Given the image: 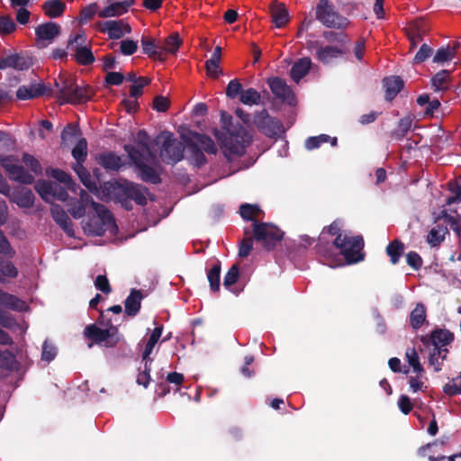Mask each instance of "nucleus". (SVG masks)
<instances>
[{"instance_id":"obj_1","label":"nucleus","mask_w":461,"mask_h":461,"mask_svg":"<svg viewBox=\"0 0 461 461\" xmlns=\"http://www.w3.org/2000/svg\"><path fill=\"white\" fill-rule=\"evenodd\" d=\"M364 238L361 235H353L348 230L345 232L342 238L339 236L335 238L332 243L323 241V238H321L320 242L315 246V249L318 256L330 265L337 256L334 251V249H337L339 250V254L344 257L346 262L351 265L364 260Z\"/></svg>"},{"instance_id":"obj_2","label":"nucleus","mask_w":461,"mask_h":461,"mask_svg":"<svg viewBox=\"0 0 461 461\" xmlns=\"http://www.w3.org/2000/svg\"><path fill=\"white\" fill-rule=\"evenodd\" d=\"M221 122L227 134L223 139L218 133H215V137L221 140L223 155L230 162L234 158L242 157L246 153L247 147L252 141V136L241 124L234 125L232 116L224 111L221 113Z\"/></svg>"},{"instance_id":"obj_3","label":"nucleus","mask_w":461,"mask_h":461,"mask_svg":"<svg viewBox=\"0 0 461 461\" xmlns=\"http://www.w3.org/2000/svg\"><path fill=\"white\" fill-rule=\"evenodd\" d=\"M156 145L161 144L160 158L166 164H176L183 159L185 146L168 131H161L154 140Z\"/></svg>"},{"instance_id":"obj_4","label":"nucleus","mask_w":461,"mask_h":461,"mask_svg":"<svg viewBox=\"0 0 461 461\" xmlns=\"http://www.w3.org/2000/svg\"><path fill=\"white\" fill-rule=\"evenodd\" d=\"M315 17L323 26L343 30L348 27L349 21L341 15L330 0H320L315 7Z\"/></svg>"},{"instance_id":"obj_5","label":"nucleus","mask_w":461,"mask_h":461,"mask_svg":"<svg viewBox=\"0 0 461 461\" xmlns=\"http://www.w3.org/2000/svg\"><path fill=\"white\" fill-rule=\"evenodd\" d=\"M123 149L134 164L138 170V176L143 182L153 185L161 183L160 174L153 167L145 163L148 156H143V152H140L137 147L131 144H125Z\"/></svg>"},{"instance_id":"obj_6","label":"nucleus","mask_w":461,"mask_h":461,"mask_svg":"<svg viewBox=\"0 0 461 461\" xmlns=\"http://www.w3.org/2000/svg\"><path fill=\"white\" fill-rule=\"evenodd\" d=\"M92 208L96 216L92 217L86 223L90 234L101 237L106 230L117 229L113 215L104 204L92 201Z\"/></svg>"},{"instance_id":"obj_7","label":"nucleus","mask_w":461,"mask_h":461,"mask_svg":"<svg viewBox=\"0 0 461 461\" xmlns=\"http://www.w3.org/2000/svg\"><path fill=\"white\" fill-rule=\"evenodd\" d=\"M252 227L254 240L267 250L274 249L284 238V231L270 222L255 221Z\"/></svg>"},{"instance_id":"obj_8","label":"nucleus","mask_w":461,"mask_h":461,"mask_svg":"<svg viewBox=\"0 0 461 461\" xmlns=\"http://www.w3.org/2000/svg\"><path fill=\"white\" fill-rule=\"evenodd\" d=\"M84 334L95 344L108 348L115 347L120 340L118 329L113 325H110L107 329H101L95 324H90L86 327Z\"/></svg>"},{"instance_id":"obj_9","label":"nucleus","mask_w":461,"mask_h":461,"mask_svg":"<svg viewBox=\"0 0 461 461\" xmlns=\"http://www.w3.org/2000/svg\"><path fill=\"white\" fill-rule=\"evenodd\" d=\"M94 95V90L89 86H78L74 82L65 81L59 89V97L63 103L71 104H83L89 101Z\"/></svg>"},{"instance_id":"obj_10","label":"nucleus","mask_w":461,"mask_h":461,"mask_svg":"<svg viewBox=\"0 0 461 461\" xmlns=\"http://www.w3.org/2000/svg\"><path fill=\"white\" fill-rule=\"evenodd\" d=\"M253 122L258 130L267 137L276 138L284 132L280 120L270 116L266 109L257 112Z\"/></svg>"},{"instance_id":"obj_11","label":"nucleus","mask_w":461,"mask_h":461,"mask_svg":"<svg viewBox=\"0 0 461 461\" xmlns=\"http://www.w3.org/2000/svg\"><path fill=\"white\" fill-rule=\"evenodd\" d=\"M84 32L70 35L68 41L67 49L75 52L74 59L82 66H88L95 62V56L90 48L84 46L86 42Z\"/></svg>"},{"instance_id":"obj_12","label":"nucleus","mask_w":461,"mask_h":461,"mask_svg":"<svg viewBox=\"0 0 461 461\" xmlns=\"http://www.w3.org/2000/svg\"><path fill=\"white\" fill-rule=\"evenodd\" d=\"M16 160L14 156L0 155V164L8 174L11 180L25 185L32 184L34 182V176L23 166L14 164Z\"/></svg>"},{"instance_id":"obj_13","label":"nucleus","mask_w":461,"mask_h":461,"mask_svg":"<svg viewBox=\"0 0 461 461\" xmlns=\"http://www.w3.org/2000/svg\"><path fill=\"white\" fill-rule=\"evenodd\" d=\"M113 187L120 192L119 195H124L130 198L138 205L144 206L147 204V198L145 195V194L149 192L147 187L128 180L117 182L114 185H113Z\"/></svg>"},{"instance_id":"obj_14","label":"nucleus","mask_w":461,"mask_h":461,"mask_svg":"<svg viewBox=\"0 0 461 461\" xmlns=\"http://www.w3.org/2000/svg\"><path fill=\"white\" fill-rule=\"evenodd\" d=\"M267 84L276 98L289 105L295 104V95L284 79L278 77H271L267 80Z\"/></svg>"},{"instance_id":"obj_15","label":"nucleus","mask_w":461,"mask_h":461,"mask_svg":"<svg viewBox=\"0 0 461 461\" xmlns=\"http://www.w3.org/2000/svg\"><path fill=\"white\" fill-rule=\"evenodd\" d=\"M100 32L107 33L109 39L118 40L131 32V26L123 20H108L96 24Z\"/></svg>"},{"instance_id":"obj_16","label":"nucleus","mask_w":461,"mask_h":461,"mask_svg":"<svg viewBox=\"0 0 461 461\" xmlns=\"http://www.w3.org/2000/svg\"><path fill=\"white\" fill-rule=\"evenodd\" d=\"M60 33V26L53 22H47L35 28V40L39 48H45Z\"/></svg>"},{"instance_id":"obj_17","label":"nucleus","mask_w":461,"mask_h":461,"mask_svg":"<svg viewBox=\"0 0 461 461\" xmlns=\"http://www.w3.org/2000/svg\"><path fill=\"white\" fill-rule=\"evenodd\" d=\"M316 48L315 57L322 64H330L333 59L346 54V50L338 46L320 45L318 41L308 43V49Z\"/></svg>"},{"instance_id":"obj_18","label":"nucleus","mask_w":461,"mask_h":461,"mask_svg":"<svg viewBox=\"0 0 461 461\" xmlns=\"http://www.w3.org/2000/svg\"><path fill=\"white\" fill-rule=\"evenodd\" d=\"M454 333L445 329H436L429 336H422L420 340L426 347L443 348L453 342Z\"/></svg>"},{"instance_id":"obj_19","label":"nucleus","mask_w":461,"mask_h":461,"mask_svg":"<svg viewBox=\"0 0 461 461\" xmlns=\"http://www.w3.org/2000/svg\"><path fill=\"white\" fill-rule=\"evenodd\" d=\"M32 65V59L22 53L8 55L0 59V69L14 68L17 70H25Z\"/></svg>"},{"instance_id":"obj_20","label":"nucleus","mask_w":461,"mask_h":461,"mask_svg":"<svg viewBox=\"0 0 461 461\" xmlns=\"http://www.w3.org/2000/svg\"><path fill=\"white\" fill-rule=\"evenodd\" d=\"M95 161L107 171H119L123 166L122 158L113 151L97 154Z\"/></svg>"},{"instance_id":"obj_21","label":"nucleus","mask_w":461,"mask_h":461,"mask_svg":"<svg viewBox=\"0 0 461 461\" xmlns=\"http://www.w3.org/2000/svg\"><path fill=\"white\" fill-rule=\"evenodd\" d=\"M50 213L55 222L68 234V236L73 237V224L64 209L59 204H53L50 208Z\"/></svg>"},{"instance_id":"obj_22","label":"nucleus","mask_w":461,"mask_h":461,"mask_svg":"<svg viewBox=\"0 0 461 461\" xmlns=\"http://www.w3.org/2000/svg\"><path fill=\"white\" fill-rule=\"evenodd\" d=\"M135 4L134 0H124L109 4L106 7L98 12L101 18L120 16L127 13L129 8Z\"/></svg>"},{"instance_id":"obj_23","label":"nucleus","mask_w":461,"mask_h":461,"mask_svg":"<svg viewBox=\"0 0 461 461\" xmlns=\"http://www.w3.org/2000/svg\"><path fill=\"white\" fill-rule=\"evenodd\" d=\"M142 52L149 58L165 61L166 57L164 56V50H161L160 44H158L153 38L142 36L141 40Z\"/></svg>"},{"instance_id":"obj_24","label":"nucleus","mask_w":461,"mask_h":461,"mask_svg":"<svg viewBox=\"0 0 461 461\" xmlns=\"http://www.w3.org/2000/svg\"><path fill=\"white\" fill-rule=\"evenodd\" d=\"M143 295L140 290L132 288L124 302V311L128 316H136L141 307Z\"/></svg>"},{"instance_id":"obj_25","label":"nucleus","mask_w":461,"mask_h":461,"mask_svg":"<svg viewBox=\"0 0 461 461\" xmlns=\"http://www.w3.org/2000/svg\"><path fill=\"white\" fill-rule=\"evenodd\" d=\"M385 88V99L389 102L393 101L398 93L402 89L403 80L398 76L384 77L383 80Z\"/></svg>"},{"instance_id":"obj_26","label":"nucleus","mask_w":461,"mask_h":461,"mask_svg":"<svg viewBox=\"0 0 461 461\" xmlns=\"http://www.w3.org/2000/svg\"><path fill=\"white\" fill-rule=\"evenodd\" d=\"M185 141L187 152L189 153L188 160L197 167L205 165L207 162L206 158L197 142H194L192 139H186Z\"/></svg>"},{"instance_id":"obj_27","label":"nucleus","mask_w":461,"mask_h":461,"mask_svg":"<svg viewBox=\"0 0 461 461\" xmlns=\"http://www.w3.org/2000/svg\"><path fill=\"white\" fill-rule=\"evenodd\" d=\"M45 86L43 84H31L30 86H21L17 89L16 97L19 100H30L45 94Z\"/></svg>"},{"instance_id":"obj_28","label":"nucleus","mask_w":461,"mask_h":461,"mask_svg":"<svg viewBox=\"0 0 461 461\" xmlns=\"http://www.w3.org/2000/svg\"><path fill=\"white\" fill-rule=\"evenodd\" d=\"M312 60L305 57L299 59L290 69V77L295 83H299L310 71L312 68Z\"/></svg>"},{"instance_id":"obj_29","label":"nucleus","mask_w":461,"mask_h":461,"mask_svg":"<svg viewBox=\"0 0 461 461\" xmlns=\"http://www.w3.org/2000/svg\"><path fill=\"white\" fill-rule=\"evenodd\" d=\"M427 320V308L422 303H418L410 313V325L414 330L421 328Z\"/></svg>"},{"instance_id":"obj_30","label":"nucleus","mask_w":461,"mask_h":461,"mask_svg":"<svg viewBox=\"0 0 461 461\" xmlns=\"http://www.w3.org/2000/svg\"><path fill=\"white\" fill-rule=\"evenodd\" d=\"M272 22L275 23L276 27L282 28L284 27L289 21V15L287 9L285 5L277 4L274 5L270 8Z\"/></svg>"},{"instance_id":"obj_31","label":"nucleus","mask_w":461,"mask_h":461,"mask_svg":"<svg viewBox=\"0 0 461 461\" xmlns=\"http://www.w3.org/2000/svg\"><path fill=\"white\" fill-rule=\"evenodd\" d=\"M189 139H192L194 142H197L200 149L208 154L217 153L215 143L209 136L203 133L192 132Z\"/></svg>"},{"instance_id":"obj_32","label":"nucleus","mask_w":461,"mask_h":461,"mask_svg":"<svg viewBox=\"0 0 461 461\" xmlns=\"http://www.w3.org/2000/svg\"><path fill=\"white\" fill-rule=\"evenodd\" d=\"M240 214L245 221H250L254 223L264 215V212L258 204L242 203L240 206Z\"/></svg>"},{"instance_id":"obj_33","label":"nucleus","mask_w":461,"mask_h":461,"mask_svg":"<svg viewBox=\"0 0 461 461\" xmlns=\"http://www.w3.org/2000/svg\"><path fill=\"white\" fill-rule=\"evenodd\" d=\"M0 304L13 311H23L25 307V303L23 300L2 289H0Z\"/></svg>"},{"instance_id":"obj_34","label":"nucleus","mask_w":461,"mask_h":461,"mask_svg":"<svg viewBox=\"0 0 461 461\" xmlns=\"http://www.w3.org/2000/svg\"><path fill=\"white\" fill-rule=\"evenodd\" d=\"M45 14L50 18L61 16L66 9V5L61 0H48L42 5Z\"/></svg>"},{"instance_id":"obj_35","label":"nucleus","mask_w":461,"mask_h":461,"mask_svg":"<svg viewBox=\"0 0 461 461\" xmlns=\"http://www.w3.org/2000/svg\"><path fill=\"white\" fill-rule=\"evenodd\" d=\"M81 134L80 129L73 124L68 123L67 124L64 129L61 131L60 135V144L62 147H68L70 144H72L76 138Z\"/></svg>"},{"instance_id":"obj_36","label":"nucleus","mask_w":461,"mask_h":461,"mask_svg":"<svg viewBox=\"0 0 461 461\" xmlns=\"http://www.w3.org/2000/svg\"><path fill=\"white\" fill-rule=\"evenodd\" d=\"M221 270V262L217 260L207 272V279L210 285V288L213 293L220 291Z\"/></svg>"},{"instance_id":"obj_37","label":"nucleus","mask_w":461,"mask_h":461,"mask_svg":"<svg viewBox=\"0 0 461 461\" xmlns=\"http://www.w3.org/2000/svg\"><path fill=\"white\" fill-rule=\"evenodd\" d=\"M386 254L393 265H396L404 252V245L399 240L391 241L386 247Z\"/></svg>"},{"instance_id":"obj_38","label":"nucleus","mask_w":461,"mask_h":461,"mask_svg":"<svg viewBox=\"0 0 461 461\" xmlns=\"http://www.w3.org/2000/svg\"><path fill=\"white\" fill-rule=\"evenodd\" d=\"M429 26L423 18H417L409 23L407 32L415 34L418 41H422L423 36L428 32Z\"/></svg>"},{"instance_id":"obj_39","label":"nucleus","mask_w":461,"mask_h":461,"mask_svg":"<svg viewBox=\"0 0 461 461\" xmlns=\"http://www.w3.org/2000/svg\"><path fill=\"white\" fill-rule=\"evenodd\" d=\"M343 226L344 221L342 219L334 220L329 226H326L322 229L319 240H321V238H323V241H325L324 235L326 233L330 236H335V238H338L339 236L342 238L345 235V232L347 231L342 230ZM318 242H320V240H318Z\"/></svg>"},{"instance_id":"obj_40","label":"nucleus","mask_w":461,"mask_h":461,"mask_svg":"<svg viewBox=\"0 0 461 461\" xmlns=\"http://www.w3.org/2000/svg\"><path fill=\"white\" fill-rule=\"evenodd\" d=\"M181 44L182 41L178 33L174 32L164 40L163 44L160 45V49L164 50V56L166 57L167 53L175 54Z\"/></svg>"},{"instance_id":"obj_41","label":"nucleus","mask_w":461,"mask_h":461,"mask_svg":"<svg viewBox=\"0 0 461 461\" xmlns=\"http://www.w3.org/2000/svg\"><path fill=\"white\" fill-rule=\"evenodd\" d=\"M412 119L410 116L403 117L398 122L397 128L391 132L392 139L395 140H402L411 130Z\"/></svg>"},{"instance_id":"obj_42","label":"nucleus","mask_w":461,"mask_h":461,"mask_svg":"<svg viewBox=\"0 0 461 461\" xmlns=\"http://www.w3.org/2000/svg\"><path fill=\"white\" fill-rule=\"evenodd\" d=\"M55 184L48 180L40 179L34 185L35 191L39 194L42 200L49 202L53 195V188Z\"/></svg>"},{"instance_id":"obj_43","label":"nucleus","mask_w":461,"mask_h":461,"mask_svg":"<svg viewBox=\"0 0 461 461\" xmlns=\"http://www.w3.org/2000/svg\"><path fill=\"white\" fill-rule=\"evenodd\" d=\"M137 144L140 146V149L137 148L140 152H143V156H148L151 159H155L156 156L151 151L149 145V136L144 130H140L137 133Z\"/></svg>"},{"instance_id":"obj_44","label":"nucleus","mask_w":461,"mask_h":461,"mask_svg":"<svg viewBox=\"0 0 461 461\" xmlns=\"http://www.w3.org/2000/svg\"><path fill=\"white\" fill-rule=\"evenodd\" d=\"M71 153L77 164H83L87 157V140L85 138H80Z\"/></svg>"},{"instance_id":"obj_45","label":"nucleus","mask_w":461,"mask_h":461,"mask_svg":"<svg viewBox=\"0 0 461 461\" xmlns=\"http://www.w3.org/2000/svg\"><path fill=\"white\" fill-rule=\"evenodd\" d=\"M438 446V443L437 442H434L432 444H428L424 447H421L420 449H419V453L420 456H428L429 460V461H442V460H445L446 458H447V461H455L456 458L457 457H461V452L460 453H457V454H453L449 456H446L444 455H438V456H435L434 454H427V451L432 447H437Z\"/></svg>"},{"instance_id":"obj_46","label":"nucleus","mask_w":461,"mask_h":461,"mask_svg":"<svg viewBox=\"0 0 461 461\" xmlns=\"http://www.w3.org/2000/svg\"><path fill=\"white\" fill-rule=\"evenodd\" d=\"M51 176L53 178H55L57 181H59V183L64 184L68 190H71L74 192L76 191L77 185L74 182L71 176L69 174H68L67 172H65L61 169H59V168L52 169Z\"/></svg>"},{"instance_id":"obj_47","label":"nucleus","mask_w":461,"mask_h":461,"mask_svg":"<svg viewBox=\"0 0 461 461\" xmlns=\"http://www.w3.org/2000/svg\"><path fill=\"white\" fill-rule=\"evenodd\" d=\"M450 72L446 69L438 71L432 78L431 84L435 91H444L447 89V81Z\"/></svg>"},{"instance_id":"obj_48","label":"nucleus","mask_w":461,"mask_h":461,"mask_svg":"<svg viewBox=\"0 0 461 461\" xmlns=\"http://www.w3.org/2000/svg\"><path fill=\"white\" fill-rule=\"evenodd\" d=\"M253 235L251 236L250 230H244V238L241 240L239 247V257L247 258L253 249Z\"/></svg>"},{"instance_id":"obj_49","label":"nucleus","mask_w":461,"mask_h":461,"mask_svg":"<svg viewBox=\"0 0 461 461\" xmlns=\"http://www.w3.org/2000/svg\"><path fill=\"white\" fill-rule=\"evenodd\" d=\"M78 177L82 184L89 190L94 191L96 190V184L91 179L90 173L86 170V168L83 166V164H77L75 168Z\"/></svg>"},{"instance_id":"obj_50","label":"nucleus","mask_w":461,"mask_h":461,"mask_svg":"<svg viewBox=\"0 0 461 461\" xmlns=\"http://www.w3.org/2000/svg\"><path fill=\"white\" fill-rule=\"evenodd\" d=\"M405 357L409 365L413 368V371L417 375H421L424 372V368L420 362L419 355L415 348H408L406 350Z\"/></svg>"},{"instance_id":"obj_51","label":"nucleus","mask_w":461,"mask_h":461,"mask_svg":"<svg viewBox=\"0 0 461 461\" xmlns=\"http://www.w3.org/2000/svg\"><path fill=\"white\" fill-rule=\"evenodd\" d=\"M261 100L260 94L254 88H248L242 91L240 101L247 105L258 104Z\"/></svg>"},{"instance_id":"obj_52","label":"nucleus","mask_w":461,"mask_h":461,"mask_svg":"<svg viewBox=\"0 0 461 461\" xmlns=\"http://www.w3.org/2000/svg\"><path fill=\"white\" fill-rule=\"evenodd\" d=\"M240 276V267L238 264H233L223 277V286L230 290V287L237 283Z\"/></svg>"},{"instance_id":"obj_53","label":"nucleus","mask_w":461,"mask_h":461,"mask_svg":"<svg viewBox=\"0 0 461 461\" xmlns=\"http://www.w3.org/2000/svg\"><path fill=\"white\" fill-rule=\"evenodd\" d=\"M443 392L448 396L461 394V373L444 385Z\"/></svg>"},{"instance_id":"obj_54","label":"nucleus","mask_w":461,"mask_h":461,"mask_svg":"<svg viewBox=\"0 0 461 461\" xmlns=\"http://www.w3.org/2000/svg\"><path fill=\"white\" fill-rule=\"evenodd\" d=\"M35 196L32 190L24 188L17 195V203L23 208H30L33 205Z\"/></svg>"},{"instance_id":"obj_55","label":"nucleus","mask_w":461,"mask_h":461,"mask_svg":"<svg viewBox=\"0 0 461 461\" xmlns=\"http://www.w3.org/2000/svg\"><path fill=\"white\" fill-rule=\"evenodd\" d=\"M98 5L96 3H92L85 6L81 11L78 17V22L80 24H85L88 21H90L97 13Z\"/></svg>"},{"instance_id":"obj_56","label":"nucleus","mask_w":461,"mask_h":461,"mask_svg":"<svg viewBox=\"0 0 461 461\" xmlns=\"http://www.w3.org/2000/svg\"><path fill=\"white\" fill-rule=\"evenodd\" d=\"M17 25L10 15L0 16V34L7 35L16 31Z\"/></svg>"},{"instance_id":"obj_57","label":"nucleus","mask_w":461,"mask_h":461,"mask_svg":"<svg viewBox=\"0 0 461 461\" xmlns=\"http://www.w3.org/2000/svg\"><path fill=\"white\" fill-rule=\"evenodd\" d=\"M22 159L25 166L28 167L36 176L42 173V167L40 162L32 155L23 153Z\"/></svg>"},{"instance_id":"obj_58","label":"nucleus","mask_w":461,"mask_h":461,"mask_svg":"<svg viewBox=\"0 0 461 461\" xmlns=\"http://www.w3.org/2000/svg\"><path fill=\"white\" fill-rule=\"evenodd\" d=\"M330 136L327 134H321L319 136L309 137L305 140V148L309 150L318 149L322 143L329 142Z\"/></svg>"},{"instance_id":"obj_59","label":"nucleus","mask_w":461,"mask_h":461,"mask_svg":"<svg viewBox=\"0 0 461 461\" xmlns=\"http://www.w3.org/2000/svg\"><path fill=\"white\" fill-rule=\"evenodd\" d=\"M454 59V52L447 47H441L433 57V62L443 63Z\"/></svg>"},{"instance_id":"obj_60","label":"nucleus","mask_w":461,"mask_h":461,"mask_svg":"<svg viewBox=\"0 0 461 461\" xmlns=\"http://www.w3.org/2000/svg\"><path fill=\"white\" fill-rule=\"evenodd\" d=\"M7 276L11 278H15L18 276V270L11 261H5L1 263V269H0V282H3V277Z\"/></svg>"},{"instance_id":"obj_61","label":"nucleus","mask_w":461,"mask_h":461,"mask_svg":"<svg viewBox=\"0 0 461 461\" xmlns=\"http://www.w3.org/2000/svg\"><path fill=\"white\" fill-rule=\"evenodd\" d=\"M16 363L14 355L8 349L0 354V366L4 369L13 370Z\"/></svg>"},{"instance_id":"obj_62","label":"nucleus","mask_w":461,"mask_h":461,"mask_svg":"<svg viewBox=\"0 0 461 461\" xmlns=\"http://www.w3.org/2000/svg\"><path fill=\"white\" fill-rule=\"evenodd\" d=\"M449 191L454 194V195L449 196L447 199V204L450 205L452 203H458L461 202V183H448Z\"/></svg>"},{"instance_id":"obj_63","label":"nucleus","mask_w":461,"mask_h":461,"mask_svg":"<svg viewBox=\"0 0 461 461\" xmlns=\"http://www.w3.org/2000/svg\"><path fill=\"white\" fill-rule=\"evenodd\" d=\"M433 53V49L428 44L424 43L420 46L413 59V63L420 64L429 59Z\"/></svg>"},{"instance_id":"obj_64","label":"nucleus","mask_w":461,"mask_h":461,"mask_svg":"<svg viewBox=\"0 0 461 461\" xmlns=\"http://www.w3.org/2000/svg\"><path fill=\"white\" fill-rule=\"evenodd\" d=\"M242 93V85L238 79H232L229 82L226 87V95L230 99H235L239 95Z\"/></svg>"}]
</instances>
